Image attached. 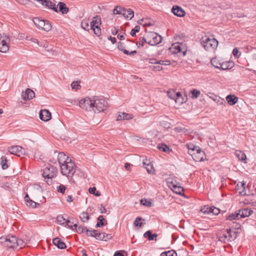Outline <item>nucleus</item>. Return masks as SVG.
Returning <instances> with one entry per match:
<instances>
[{
	"mask_svg": "<svg viewBox=\"0 0 256 256\" xmlns=\"http://www.w3.org/2000/svg\"><path fill=\"white\" fill-rule=\"evenodd\" d=\"M211 213L214 215H218L220 212V210L218 208L212 206Z\"/></svg>",
	"mask_w": 256,
	"mask_h": 256,
	"instance_id": "864d4df0",
	"label": "nucleus"
},
{
	"mask_svg": "<svg viewBox=\"0 0 256 256\" xmlns=\"http://www.w3.org/2000/svg\"><path fill=\"white\" fill-rule=\"evenodd\" d=\"M118 48L119 50L122 51V52H124V50H125L126 49H124V44L120 42L118 43Z\"/></svg>",
	"mask_w": 256,
	"mask_h": 256,
	"instance_id": "bf43d9fd",
	"label": "nucleus"
},
{
	"mask_svg": "<svg viewBox=\"0 0 256 256\" xmlns=\"http://www.w3.org/2000/svg\"><path fill=\"white\" fill-rule=\"evenodd\" d=\"M226 232L228 234V236L226 234L224 235V240H225V239H226L228 240L232 241L235 240L236 238V234L235 232H232L231 228L226 229Z\"/></svg>",
	"mask_w": 256,
	"mask_h": 256,
	"instance_id": "6ab92c4d",
	"label": "nucleus"
},
{
	"mask_svg": "<svg viewBox=\"0 0 256 256\" xmlns=\"http://www.w3.org/2000/svg\"><path fill=\"white\" fill-rule=\"evenodd\" d=\"M58 173V169L56 166L51 165H48L43 170L42 174L43 177L46 180L48 184L52 183V178H55Z\"/></svg>",
	"mask_w": 256,
	"mask_h": 256,
	"instance_id": "7ed1b4c3",
	"label": "nucleus"
},
{
	"mask_svg": "<svg viewBox=\"0 0 256 256\" xmlns=\"http://www.w3.org/2000/svg\"><path fill=\"white\" fill-rule=\"evenodd\" d=\"M133 118V116L129 114L126 112H118L116 117L117 121H120L123 120H129Z\"/></svg>",
	"mask_w": 256,
	"mask_h": 256,
	"instance_id": "a211bd4d",
	"label": "nucleus"
},
{
	"mask_svg": "<svg viewBox=\"0 0 256 256\" xmlns=\"http://www.w3.org/2000/svg\"><path fill=\"white\" fill-rule=\"evenodd\" d=\"M158 63L159 64L164 65V66H168L170 64V61L168 60H159Z\"/></svg>",
	"mask_w": 256,
	"mask_h": 256,
	"instance_id": "13d9d810",
	"label": "nucleus"
},
{
	"mask_svg": "<svg viewBox=\"0 0 256 256\" xmlns=\"http://www.w3.org/2000/svg\"><path fill=\"white\" fill-rule=\"evenodd\" d=\"M158 236V234L156 233L152 234V231L150 230L146 231L144 234V237L148 238L149 240H156Z\"/></svg>",
	"mask_w": 256,
	"mask_h": 256,
	"instance_id": "a878e982",
	"label": "nucleus"
},
{
	"mask_svg": "<svg viewBox=\"0 0 256 256\" xmlns=\"http://www.w3.org/2000/svg\"><path fill=\"white\" fill-rule=\"evenodd\" d=\"M226 100L230 105L233 106L238 102V98L234 95L229 94L226 96Z\"/></svg>",
	"mask_w": 256,
	"mask_h": 256,
	"instance_id": "393cba45",
	"label": "nucleus"
},
{
	"mask_svg": "<svg viewBox=\"0 0 256 256\" xmlns=\"http://www.w3.org/2000/svg\"><path fill=\"white\" fill-rule=\"evenodd\" d=\"M35 96L34 92L30 89L26 88L25 92L22 93V97L24 100H27L32 99Z\"/></svg>",
	"mask_w": 256,
	"mask_h": 256,
	"instance_id": "4468645a",
	"label": "nucleus"
},
{
	"mask_svg": "<svg viewBox=\"0 0 256 256\" xmlns=\"http://www.w3.org/2000/svg\"><path fill=\"white\" fill-rule=\"evenodd\" d=\"M26 204L28 206L31 207L32 208H36L37 206H39L38 203H37V202L33 201L31 199L30 200L28 201L27 202H26Z\"/></svg>",
	"mask_w": 256,
	"mask_h": 256,
	"instance_id": "37998d69",
	"label": "nucleus"
},
{
	"mask_svg": "<svg viewBox=\"0 0 256 256\" xmlns=\"http://www.w3.org/2000/svg\"><path fill=\"white\" fill-rule=\"evenodd\" d=\"M172 187V190L177 194H181L184 191L183 188L181 186H178L176 185L173 184Z\"/></svg>",
	"mask_w": 256,
	"mask_h": 256,
	"instance_id": "7c9ffc66",
	"label": "nucleus"
},
{
	"mask_svg": "<svg viewBox=\"0 0 256 256\" xmlns=\"http://www.w3.org/2000/svg\"><path fill=\"white\" fill-rule=\"evenodd\" d=\"M140 30V26H136L134 28L132 29L131 30V32H130V35L132 36H136V32H139Z\"/></svg>",
	"mask_w": 256,
	"mask_h": 256,
	"instance_id": "a18cd8bd",
	"label": "nucleus"
},
{
	"mask_svg": "<svg viewBox=\"0 0 256 256\" xmlns=\"http://www.w3.org/2000/svg\"><path fill=\"white\" fill-rule=\"evenodd\" d=\"M140 203L148 207L151 206L152 204L151 202L147 200L145 198L141 200Z\"/></svg>",
	"mask_w": 256,
	"mask_h": 256,
	"instance_id": "49530a36",
	"label": "nucleus"
},
{
	"mask_svg": "<svg viewBox=\"0 0 256 256\" xmlns=\"http://www.w3.org/2000/svg\"><path fill=\"white\" fill-rule=\"evenodd\" d=\"M172 94H175V92H168V96L171 99L174 100V95Z\"/></svg>",
	"mask_w": 256,
	"mask_h": 256,
	"instance_id": "338daca9",
	"label": "nucleus"
},
{
	"mask_svg": "<svg viewBox=\"0 0 256 256\" xmlns=\"http://www.w3.org/2000/svg\"><path fill=\"white\" fill-rule=\"evenodd\" d=\"M81 26L85 30L88 31L89 24L88 20H83L81 22Z\"/></svg>",
	"mask_w": 256,
	"mask_h": 256,
	"instance_id": "a19ab883",
	"label": "nucleus"
},
{
	"mask_svg": "<svg viewBox=\"0 0 256 256\" xmlns=\"http://www.w3.org/2000/svg\"><path fill=\"white\" fill-rule=\"evenodd\" d=\"M232 54L236 58H238L240 56L241 52H239L238 49L236 48H234L232 50Z\"/></svg>",
	"mask_w": 256,
	"mask_h": 256,
	"instance_id": "603ef678",
	"label": "nucleus"
},
{
	"mask_svg": "<svg viewBox=\"0 0 256 256\" xmlns=\"http://www.w3.org/2000/svg\"><path fill=\"white\" fill-rule=\"evenodd\" d=\"M172 12L178 17H183L186 14L184 10L181 7L176 5L173 6Z\"/></svg>",
	"mask_w": 256,
	"mask_h": 256,
	"instance_id": "dca6fc26",
	"label": "nucleus"
},
{
	"mask_svg": "<svg viewBox=\"0 0 256 256\" xmlns=\"http://www.w3.org/2000/svg\"><path fill=\"white\" fill-rule=\"evenodd\" d=\"M16 241H17V242L16 244V248L18 246H20V248H22L24 246V240H22V239H18L16 238Z\"/></svg>",
	"mask_w": 256,
	"mask_h": 256,
	"instance_id": "8fccbe9b",
	"label": "nucleus"
},
{
	"mask_svg": "<svg viewBox=\"0 0 256 256\" xmlns=\"http://www.w3.org/2000/svg\"><path fill=\"white\" fill-rule=\"evenodd\" d=\"M98 231V230H86V234L88 236L94 237L96 238V236L97 235Z\"/></svg>",
	"mask_w": 256,
	"mask_h": 256,
	"instance_id": "473e14b6",
	"label": "nucleus"
},
{
	"mask_svg": "<svg viewBox=\"0 0 256 256\" xmlns=\"http://www.w3.org/2000/svg\"><path fill=\"white\" fill-rule=\"evenodd\" d=\"M158 148L160 150L165 152H170V149L169 147L164 144H159L158 146Z\"/></svg>",
	"mask_w": 256,
	"mask_h": 256,
	"instance_id": "72a5a7b5",
	"label": "nucleus"
},
{
	"mask_svg": "<svg viewBox=\"0 0 256 256\" xmlns=\"http://www.w3.org/2000/svg\"><path fill=\"white\" fill-rule=\"evenodd\" d=\"M148 44L150 46H156L160 44L162 40V37L161 36L158 34L157 33L150 32L146 34Z\"/></svg>",
	"mask_w": 256,
	"mask_h": 256,
	"instance_id": "0eeeda50",
	"label": "nucleus"
},
{
	"mask_svg": "<svg viewBox=\"0 0 256 256\" xmlns=\"http://www.w3.org/2000/svg\"><path fill=\"white\" fill-rule=\"evenodd\" d=\"M10 42V38L8 36L0 34V52L4 53L8 50Z\"/></svg>",
	"mask_w": 256,
	"mask_h": 256,
	"instance_id": "9d476101",
	"label": "nucleus"
},
{
	"mask_svg": "<svg viewBox=\"0 0 256 256\" xmlns=\"http://www.w3.org/2000/svg\"><path fill=\"white\" fill-rule=\"evenodd\" d=\"M174 100L176 103H178L179 104H183L184 102V99L182 98H176L174 99Z\"/></svg>",
	"mask_w": 256,
	"mask_h": 256,
	"instance_id": "680f3d73",
	"label": "nucleus"
},
{
	"mask_svg": "<svg viewBox=\"0 0 256 256\" xmlns=\"http://www.w3.org/2000/svg\"><path fill=\"white\" fill-rule=\"evenodd\" d=\"M201 43L207 51L216 49L218 45V42L216 38L206 36L202 38Z\"/></svg>",
	"mask_w": 256,
	"mask_h": 256,
	"instance_id": "39448f33",
	"label": "nucleus"
},
{
	"mask_svg": "<svg viewBox=\"0 0 256 256\" xmlns=\"http://www.w3.org/2000/svg\"><path fill=\"white\" fill-rule=\"evenodd\" d=\"M112 238L111 234H107L104 233V236L103 240L106 241L107 240H109L112 239Z\"/></svg>",
	"mask_w": 256,
	"mask_h": 256,
	"instance_id": "e2e57ef3",
	"label": "nucleus"
},
{
	"mask_svg": "<svg viewBox=\"0 0 256 256\" xmlns=\"http://www.w3.org/2000/svg\"><path fill=\"white\" fill-rule=\"evenodd\" d=\"M80 220H82V221L84 222H86L90 219L89 215H88V213H87L86 212H82L80 214Z\"/></svg>",
	"mask_w": 256,
	"mask_h": 256,
	"instance_id": "2f4dec72",
	"label": "nucleus"
},
{
	"mask_svg": "<svg viewBox=\"0 0 256 256\" xmlns=\"http://www.w3.org/2000/svg\"><path fill=\"white\" fill-rule=\"evenodd\" d=\"M42 4L46 6L48 8L53 10L54 12H58V9L57 8L56 4L50 0H45L44 1L43 3H42Z\"/></svg>",
	"mask_w": 256,
	"mask_h": 256,
	"instance_id": "5701e85b",
	"label": "nucleus"
},
{
	"mask_svg": "<svg viewBox=\"0 0 256 256\" xmlns=\"http://www.w3.org/2000/svg\"><path fill=\"white\" fill-rule=\"evenodd\" d=\"M176 39L179 38L182 40H184L185 38H186V34H183V33L181 34H179L178 36H176Z\"/></svg>",
	"mask_w": 256,
	"mask_h": 256,
	"instance_id": "0e129e2a",
	"label": "nucleus"
},
{
	"mask_svg": "<svg viewBox=\"0 0 256 256\" xmlns=\"http://www.w3.org/2000/svg\"><path fill=\"white\" fill-rule=\"evenodd\" d=\"M216 62V58H212L210 60L211 64L214 67L222 69V70H227L232 68L234 66V63L232 62H224L220 63L218 66H215L214 62Z\"/></svg>",
	"mask_w": 256,
	"mask_h": 256,
	"instance_id": "f8f14e48",
	"label": "nucleus"
},
{
	"mask_svg": "<svg viewBox=\"0 0 256 256\" xmlns=\"http://www.w3.org/2000/svg\"><path fill=\"white\" fill-rule=\"evenodd\" d=\"M72 89L78 90L80 88V86L78 84V82H73L71 84Z\"/></svg>",
	"mask_w": 256,
	"mask_h": 256,
	"instance_id": "6e6d98bb",
	"label": "nucleus"
},
{
	"mask_svg": "<svg viewBox=\"0 0 256 256\" xmlns=\"http://www.w3.org/2000/svg\"><path fill=\"white\" fill-rule=\"evenodd\" d=\"M51 114L47 110H41L40 112V118L41 120L47 122L50 119Z\"/></svg>",
	"mask_w": 256,
	"mask_h": 256,
	"instance_id": "f3484780",
	"label": "nucleus"
},
{
	"mask_svg": "<svg viewBox=\"0 0 256 256\" xmlns=\"http://www.w3.org/2000/svg\"><path fill=\"white\" fill-rule=\"evenodd\" d=\"M33 22L38 28H42L45 31L48 32L52 29V25L48 20L36 18H34Z\"/></svg>",
	"mask_w": 256,
	"mask_h": 256,
	"instance_id": "6e6552de",
	"label": "nucleus"
},
{
	"mask_svg": "<svg viewBox=\"0 0 256 256\" xmlns=\"http://www.w3.org/2000/svg\"><path fill=\"white\" fill-rule=\"evenodd\" d=\"M124 10H125L123 9V8L121 7L120 6H117L114 9L113 13L114 14H124L125 13H124Z\"/></svg>",
	"mask_w": 256,
	"mask_h": 256,
	"instance_id": "c756f323",
	"label": "nucleus"
},
{
	"mask_svg": "<svg viewBox=\"0 0 256 256\" xmlns=\"http://www.w3.org/2000/svg\"><path fill=\"white\" fill-rule=\"evenodd\" d=\"M142 220V218L141 217L138 216L137 217L135 220L134 221V224L135 226H139L141 227L143 224L142 222H139L141 221Z\"/></svg>",
	"mask_w": 256,
	"mask_h": 256,
	"instance_id": "c03bdc74",
	"label": "nucleus"
},
{
	"mask_svg": "<svg viewBox=\"0 0 256 256\" xmlns=\"http://www.w3.org/2000/svg\"><path fill=\"white\" fill-rule=\"evenodd\" d=\"M235 155L240 160L242 161L246 159V154L240 150H236L235 152Z\"/></svg>",
	"mask_w": 256,
	"mask_h": 256,
	"instance_id": "c85d7f7f",
	"label": "nucleus"
},
{
	"mask_svg": "<svg viewBox=\"0 0 256 256\" xmlns=\"http://www.w3.org/2000/svg\"><path fill=\"white\" fill-rule=\"evenodd\" d=\"M125 10L124 13H125L124 14H122L124 18L126 19L131 20L134 16V12L130 8L126 9L123 8Z\"/></svg>",
	"mask_w": 256,
	"mask_h": 256,
	"instance_id": "bb28decb",
	"label": "nucleus"
},
{
	"mask_svg": "<svg viewBox=\"0 0 256 256\" xmlns=\"http://www.w3.org/2000/svg\"><path fill=\"white\" fill-rule=\"evenodd\" d=\"M98 222L96 224V228H100L107 224L106 220L102 216H100L98 218Z\"/></svg>",
	"mask_w": 256,
	"mask_h": 256,
	"instance_id": "cd10ccee",
	"label": "nucleus"
},
{
	"mask_svg": "<svg viewBox=\"0 0 256 256\" xmlns=\"http://www.w3.org/2000/svg\"><path fill=\"white\" fill-rule=\"evenodd\" d=\"M57 191L62 194H64L66 190V187L63 184H60L57 186Z\"/></svg>",
	"mask_w": 256,
	"mask_h": 256,
	"instance_id": "de8ad7c7",
	"label": "nucleus"
},
{
	"mask_svg": "<svg viewBox=\"0 0 256 256\" xmlns=\"http://www.w3.org/2000/svg\"><path fill=\"white\" fill-rule=\"evenodd\" d=\"M238 212L240 213V218H244L251 215L253 213V210L250 208H244L239 210Z\"/></svg>",
	"mask_w": 256,
	"mask_h": 256,
	"instance_id": "aec40b11",
	"label": "nucleus"
},
{
	"mask_svg": "<svg viewBox=\"0 0 256 256\" xmlns=\"http://www.w3.org/2000/svg\"><path fill=\"white\" fill-rule=\"evenodd\" d=\"M192 94V98L194 99L197 98L200 95V90H197L196 89H193L190 92Z\"/></svg>",
	"mask_w": 256,
	"mask_h": 256,
	"instance_id": "58836bf2",
	"label": "nucleus"
},
{
	"mask_svg": "<svg viewBox=\"0 0 256 256\" xmlns=\"http://www.w3.org/2000/svg\"><path fill=\"white\" fill-rule=\"evenodd\" d=\"M60 166L61 173L68 177H72L76 172V164L71 160H70V161H66V162L63 163Z\"/></svg>",
	"mask_w": 256,
	"mask_h": 256,
	"instance_id": "f03ea898",
	"label": "nucleus"
},
{
	"mask_svg": "<svg viewBox=\"0 0 256 256\" xmlns=\"http://www.w3.org/2000/svg\"><path fill=\"white\" fill-rule=\"evenodd\" d=\"M66 222L69 228H70L72 230L76 229V232L79 234L82 233L84 231L86 232V230H88L86 227H84L81 226H78L76 224H74L73 226H70L68 225V223H70V221L68 220H66Z\"/></svg>",
	"mask_w": 256,
	"mask_h": 256,
	"instance_id": "2eb2a0df",
	"label": "nucleus"
},
{
	"mask_svg": "<svg viewBox=\"0 0 256 256\" xmlns=\"http://www.w3.org/2000/svg\"><path fill=\"white\" fill-rule=\"evenodd\" d=\"M80 106L86 111H91L94 110L93 98H86L79 102Z\"/></svg>",
	"mask_w": 256,
	"mask_h": 256,
	"instance_id": "9b49d317",
	"label": "nucleus"
},
{
	"mask_svg": "<svg viewBox=\"0 0 256 256\" xmlns=\"http://www.w3.org/2000/svg\"><path fill=\"white\" fill-rule=\"evenodd\" d=\"M101 24V18L100 16H96L92 18L90 22V28L94 30L95 34L100 36L101 34L100 25Z\"/></svg>",
	"mask_w": 256,
	"mask_h": 256,
	"instance_id": "1a4fd4ad",
	"label": "nucleus"
},
{
	"mask_svg": "<svg viewBox=\"0 0 256 256\" xmlns=\"http://www.w3.org/2000/svg\"><path fill=\"white\" fill-rule=\"evenodd\" d=\"M1 162L0 164L2 166V170H6L8 168V160L6 157H2L1 158Z\"/></svg>",
	"mask_w": 256,
	"mask_h": 256,
	"instance_id": "f704fd0d",
	"label": "nucleus"
},
{
	"mask_svg": "<svg viewBox=\"0 0 256 256\" xmlns=\"http://www.w3.org/2000/svg\"><path fill=\"white\" fill-rule=\"evenodd\" d=\"M240 216V213L236 212L234 213H232L226 216V220H236Z\"/></svg>",
	"mask_w": 256,
	"mask_h": 256,
	"instance_id": "e433bc0d",
	"label": "nucleus"
},
{
	"mask_svg": "<svg viewBox=\"0 0 256 256\" xmlns=\"http://www.w3.org/2000/svg\"><path fill=\"white\" fill-rule=\"evenodd\" d=\"M160 256H177V253L176 251L172 250L162 252Z\"/></svg>",
	"mask_w": 256,
	"mask_h": 256,
	"instance_id": "4c0bfd02",
	"label": "nucleus"
},
{
	"mask_svg": "<svg viewBox=\"0 0 256 256\" xmlns=\"http://www.w3.org/2000/svg\"><path fill=\"white\" fill-rule=\"evenodd\" d=\"M53 244L60 249H64L66 248V244L59 238H56L52 240Z\"/></svg>",
	"mask_w": 256,
	"mask_h": 256,
	"instance_id": "412c9836",
	"label": "nucleus"
},
{
	"mask_svg": "<svg viewBox=\"0 0 256 256\" xmlns=\"http://www.w3.org/2000/svg\"><path fill=\"white\" fill-rule=\"evenodd\" d=\"M58 12H60L62 14H66L68 11L69 8L66 6V4L62 2H59L56 6Z\"/></svg>",
	"mask_w": 256,
	"mask_h": 256,
	"instance_id": "4be33fe9",
	"label": "nucleus"
},
{
	"mask_svg": "<svg viewBox=\"0 0 256 256\" xmlns=\"http://www.w3.org/2000/svg\"><path fill=\"white\" fill-rule=\"evenodd\" d=\"M104 236V232H98L96 236V238L98 240H103Z\"/></svg>",
	"mask_w": 256,
	"mask_h": 256,
	"instance_id": "5fc2aeb1",
	"label": "nucleus"
},
{
	"mask_svg": "<svg viewBox=\"0 0 256 256\" xmlns=\"http://www.w3.org/2000/svg\"><path fill=\"white\" fill-rule=\"evenodd\" d=\"M149 63L152 64H158V60H157L156 58H150L149 59Z\"/></svg>",
	"mask_w": 256,
	"mask_h": 256,
	"instance_id": "69168bd1",
	"label": "nucleus"
},
{
	"mask_svg": "<svg viewBox=\"0 0 256 256\" xmlns=\"http://www.w3.org/2000/svg\"><path fill=\"white\" fill-rule=\"evenodd\" d=\"M16 237L14 236L8 235L0 238V243L8 248H16Z\"/></svg>",
	"mask_w": 256,
	"mask_h": 256,
	"instance_id": "20e7f679",
	"label": "nucleus"
},
{
	"mask_svg": "<svg viewBox=\"0 0 256 256\" xmlns=\"http://www.w3.org/2000/svg\"><path fill=\"white\" fill-rule=\"evenodd\" d=\"M100 212L101 214L106 213V208L102 204L100 205Z\"/></svg>",
	"mask_w": 256,
	"mask_h": 256,
	"instance_id": "774afa93",
	"label": "nucleus"
},
{
	"mask_svg": "<svg viewBox=\"0 0 256 256\" xmlns=\"http://www.w3.org/2000/svg\"><path fill=\"white\" fill-rule=\"evenodd\" d=\"M148 172L149 174H153L154 172V169L153 166L151 164L150 162H148V164H146V166L144 167Z\"/></svg>",
	"mask_w": 256,
	"mask_h": 256,
	"instance_id": "ea45409f",
	"label": "nucleus"
},
{
	"mask_svg": "<svg viewBox=\"0 0 256 256\" xmlns=\"http://www.w3.org/2000/svg\"><path fill=\"white\" fill-rule=\"evenodd\" d=\"M70 159L66 156L64 152H60L58 156V160L60 166L63 164V163L66 162V161H70Z\"/></svg>",
	"mask_w": 256,
	"mask_h": 256,
	"instance_id": "b1692460",
	"label": "nucleus"
},
{
	"mask_svg": "<svg viewBox=\"0 0 256 256\" xmlns=\"http://www.w3.org/2000/svg\"><path fill=\"white\" fill-rule=\"evenodd\" d=\"M211 207H207L206 206H204L202 208L201 210L204 214H210L211 213Z\"/></svg>",
	"mask_w": 256,
	"mask_h": 256,
	"instance_id": "3c124183",
	"label": "nucleus"
},
{
	"mask_svg": "<svg viewBox=\"0 0 256 256\" xmlns=\"http://www.w3.org/2000/svg\"><path fill=\"white\" fill-rule=\"evenodd\" d=\"M94 110L95 112H100L104 111L107 107V102L103 98H98L97 96L93 98Z\"/></svg>",
	"mask_w": 256,
	"mask_h": 256,
	"instance_id": "423d86ee",
	"label": "nucleus"
},
{
	"mask_svg": "<svg viewBox=\"0 0 256 256\" xmlns=\"http://www.w3.org/2000/svg\"><path fill=\"white\" fill-rule=\"evenodd\" d=\"M96 191V187L90 188L88 190V192L90 194H92L96 196H100V191Z\"/></svg>",
	"mask_w": 256,
	"mask_h": 256,
	"instance_id": "79ce46f5",
	"label": "nucleus"
},
{
	"mask_svg": "<svg viewBox=\"0 0 256 256\" xmlns=\"http://www.w3.org/2000/svg\"><path fill=\"white\" fill-rule=\"evenodd\" d=\"M8 152L12 154L20 156L24 154V150L19 146H14L8 148Z\"/></svg>",
	"mask_w": 256,
	"mask_h": 256,
	"instance_id": "ddd939ff",
	"label": "nucleus"
},
{
	"mask_svg": "<svg viewBox=\"0 0 256 256\" xmlns=\"http://www.w3.org/2000/svg\"><path fill=\"white\" fill-rule=\"evenodd\" d=\"M240 188H242V190L240 192V194L242 195H244V196L246 195V191H245L246 182H244V181L240 182Z\"/></svg>",
	"mask_w": 256,
	"mask_h": 256,
	"instance_id": "09e8293b",
	"label": "nucleus"
},
{
	"mask_svg": "<svg viewBox=\"0 0 256 256\" xmlns=\"http://www.w3.org/2000/svg\"><path fill=\"white\" fill-rule=\"evenodd\" d=\"M188 154L192 157L194 160L201 162L204 160L205 154L199 146H195L190 144H188Z\"/></svg>",
	"mask_w": 256,
	"mask_h": 256,
	"instance_id": "f257e3e1",
	"label": "nucleus"
},
{
	"mask_svg": "<svg viewBox=\"0 0 256 256\" xmlns=\"http://www.w3.org/2000/svg\"><path fill=\"white\" fill-rule=\"evenodd\" d=\"M240 224L236 222H233L232 227L235 230H238L240 228Z\"/></svg>",
	"mask_w": 256,
	"mask_h": 256,
	"instance_id": "052dcab7",
	"label": "nucleus"
},
{
	"mask_svg": "<svg viewBox=\"0 0 256 256\" xmlns=\"http://www.w3.org/2000/svg\"><path fill=\"white\" fill-rule=\"evenodd\" d=\"M147 36L146 35L145 37H141L140 38L139 42H136V45L138 47L143 46L145 43H148V40H146Z\"/></svg>",
	"mask_w": 256,
	"mask_h": 256,
	"instance_id": "c9c22d12",
	"label": "nucleus"
},
{
	"mask_svg": "<svg viewBox=\"0 0 256 256\" xmlns=\"http://www.w3.org/2000/svg\"><path fill=\"white\" fill-rule=\"evenodd\" d=\"M150 68L152 70L154 71H160L162 70V68L160 66H150Z\"/></svg>",
	"mask_w": 256,
	"mask_h": 256,
	"instance_id": "4d7b16f0",
	"label": "nucleus"
}]
</instances>
